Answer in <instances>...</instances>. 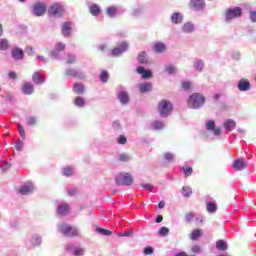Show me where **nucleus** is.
Returning a JSON list of instances; mask_svg holds the SVG:
<instances>
[{
    "instance_id": "f257e3e1",
    "label": "nucleus",
    "mask_w": 256,
    "mask_h": 256,
    "mask_svg": "<svg viewBox=\"0 0 256 256\" xmlns=\"http://www.w3.org/2000/svg\"><path fill=\"white\" fill-rule=\"evenodd\" d=\"M205 105V97L200 93H194L188 98V107L190 109H201Z\"/></svg>"
},
{
    "instance_id": "f03ea898",
    "label": "nucleus",
    "mask_w": 256,
    "mask_h": 256,
    "mask_svg": "<svg viewBox=\"0 0 256 256\" xmlns=\"http://www.w3.org/2000/svg\"><path fill=\"white\" fill-rule=\"evenodd\" d=\"M58 231L64 235V237H78L79 229L70 224L60 223L58 224Z\"/></svg>"
},
{
    "instance_id": "7ed1b4c3",
    "label": "nucleus",
    "mask_w": 256,
    "mask_h": 256,
    "mask_svg": "<svg viewBox=\"0 0 256 256\" xmlns=\"http://www.w3.org/2000/svg\"><path fill=\"white\" fill-rule=\"evenodd\" d=\"M171 111H173V104L169 100H161L158 103V112L160 117H169L171 115Z\"/></svg>"
},
{
    "instance_id": "20e7f679",
    "label": "nucleus",
    "mask_w": 256,
    "mask_h": 256,
    "mask_svg": "<svg viewBox=\"0 0 256 256\" xmlns=\"http://www.w3.org/2000/svg\"><path fill=\"white\" fill-rule=\"evenodd\" d=\"M241 15H243V9L240 7L229 8L225 13V21H233V19H238Z\"/></svg>"
},
{
    "instance_id": "39448f33",
    "label": "nucleus",
    "mask_w": 256,
    "mask_h": 256,
    "mask_svg": "<svg viewBox=\"0 0 256 256\" xmlns=\"http://www.w3.org/2000/svg\"><path fill=\"white\" fill-rule=\"evenodd\" d=\"M63 13H65V8L61 3H54L48 9V15L51 17H63Z\"/></svg>"
},
{
    "instance_id": "423d86ee",
    "label": "nucleus",
    "mask_w": 256,
    "mask_h": 256,
    "mask_svg": "<svg viewBox=\"0 0 256 256\" xmlns=\"http://www.w3.org/2000/svg\"><path fill=\"white\" fill-rule=\"evenodd\" d=\"M43 243V238L39 234H33L28 240H26L25 245L27 249H35Z\"/></svg>"
},
{
    "instance_id": "0eeeda50",
    "label": "nucleus",
    "mask_w": 256,
    "mask_h": 256,
    "mask_svg": "<svg viewBox=\"0 0 256 256\" xmlns=\"http://www.w3.org/2000/svg\"><path fill=\"white\" fill-rule=\"evenodd\" d=\"M118 92L117 97L122 105H127L130 101L129 92L125 91V87L120 85L116 88Z\"/></svg>"
},
{
    "instance_id": "6e6552de",
    "label": "nucleus",
    "mask_w": 256,
    "mask_h": 256,
    "mask_svg": "<svg viewBox=\"0 0 256 256\" xmlns=\"http://www.w3.org/2000/svg\"><path fill=\"white\" fill-rule=\"evenodd\" d=\"M117 185H132L133 177L129 173H120L116 176Z\"/></svg>"
},
{
    "instance_id": "1a4fd4ad",
    "label": "nucleus",
    "mask_w": 256,
    "mask_h": 256,
    "mask_svg": "<svg viewBox=\"0 0 256 256\" xmlns=\"http://www.w3.org/2000/svg\"><path fill=\"white\" fill-rule=\"evenodd\" d=\"M47 11V6L43 2H38L34 4L32 13L36 17H42V15H45V12Z\"/></svg>"
},
{
    "instance_id": "9d476101",
    "label": "nucleus",
    "mask_w": 256,
    "mask_h": 256,
    "mask_svg": "<svg viewBox=\"0 0 256 256\" xmlns=\"http://www.w3.org/2000/svg\"><path fill=\"white\" fill-rule=\"evenodd\" d=\"M65 250L75 256H83L85 250L75 244H67Z\"/></svg>"
},
{
    "instance_id": "9b49d317",
    "label": "nucleus",
    "mask_w": 256,
    "mask_h": 256,
    "mask_svg": "<svg viewBox=\"0 0 256 256\" xmlns=\"http://www.w3.org/2000/svg\"><path fill=\"white\" fill-rule=\"evenodd\" d=\"M205 128L206 130L211 131L215 137H219V135H221V128L215 127L214 120H207L205 122Z\"/></svg>"
},
{
    "instance_id": "f8f14e48",
    "label": "nucleus",
    "mask_w": 256,
    "mask_h": 256,
    "mask_svg": "<svg viewBox=\"0 0 256 256\" xmlns=\"http://www.w3.org/2000/svg\"><path fill=\"white\" fill-rule=\"evenodd\" d=\"M66 77H74L75 79H85V74L81 70L68 68L65 71Z\"/></svg>"
},
{
    "instance_id": "ddd939ff",
    "label": "nucleus",
    "mask_w": 256,
    "mask_h": 256,
    "mask_svg": "<svg viewBox=\"0 0 256 256\" xmlns=\"http://www.w3.org/2000/svg\"><path fill=\"white\" fill-rule=\"evenodd\" d=\"M129 49V44L127 42H122L118 47L111 51L113 57H119V55L125 53Z\"/></svg>"
},
{
    "instance_id": "4468645a",
    "label": "nucleus",
    "mask_w": 256,
    "mask_h": 256,
    "mask_svg": "<svg viewBox=\"0 0 256 256\" xmlns=\"http://www.w3.org/2000/svg\"><path fill=\"white\" fill-rule=\"evenodd\" d=\"M61 51H65V44L57 42L55 45V49L50 52V57H52L53 59H59V57H61V55L59 54L61 53Z\"/></svg>"
},
{
    "instance_id": "2eb2a0df",
    "label": "nucleus",
    "mask_w": 256,
    "mask_h": 256,
    "mask_svg": "<svg viewBox=\"0 0 256 256\" xmlns=\"http://www.w3.org/2000/svg\"><path fill=\"white\" fill-rule=\"evenodd\" d=\"M11 55L14 61H22V59L25 57V52L19 47H14L11 50Z\"/></svg>"
},
{
    "instance_id": "dca6fc26",
    "label": "nucleus",
    "mask_w": 256,
    "mask_h": 256,
    "mask_svg": "<svg viewBox=\"0 0 256 256\" xmlns=\"http://www.w3.org/2000/svg\"><path fill=\"white\" fill-rule=\"evenodd\" d=\"M190 7L194 11H203L205 9V0H190Z\"/></svg>"
},
{
    "instance_id": "f3484780",
    "label": "nucleus",
    "mask_w": 256,
    "mask_h": 256,
    "mask_svg": "<svg viewBox=\"0 0 256 256\" xmlns=\"http://www.w3.org/2000/svg\"><path fill=\"white\" fill-rule=\"evenodd\" d=\"M223 127L226 133H231L237 127V123L233 119H227L223 122Z\"/></svg>"
},
{
    "instance_id": "a211bd4d",
    "label": "nucleus",
    "mask_w": 256,
    "mask_h": 256,
    "mask_svg": "<svg viewBox=\"0 0 256 256\" xmlns=\"http://www.w3.org/2000/svg\"><path fill=\"white\" fill-rule=\"evenodd\" d=\"M237 87L239 91H249V89H251V83L247 79L242 78L238 81Z\"/></svg>"
},
{
    "instance_id": "6ab92c4d",
    "label": "nucleus",
    "mask_w": 256,
    "mask_h": 256,
    "mask_svg": "<svg viewBox=\"0 0 256 256\" xmlns=\"http://www.w3.org/2000/svg\"><path fill=\"white\" fill-rule=\"evenodd\" d=\"M33 189H34L33 183L29 182L20 187L19 193L20 195H29L33 193Z\"/></svg>"
},
{
    "instance_id": "aec40b11",
    "label": "nucleus",
    "mask_w": 256,
    "mask_h": 256,
    "mask_svg": "<svg viewBox=\"0 0 256 256\" xmlns=\"http://www.w3.org/2000/svg\"><path fill=\"white\" fill-rule=\"evenodd\" d=\"M137 73L141 75L142 79H151V77H153L151 70H145L143 66L137 68Z\"/></svg>"
},
{
    "instance_id": "412c9836",
    "label": "nucleus",
    "mask_w": 256,
    "mask_h": 256,
    "mask_svg": "<svg viewBox=\"0 0 256 256\" xmlns=\"http://www.w3.org/2000/svg\"><path fill=\"white\" fill-rule=\"evenodd\" d=\"M232 167L235 171H243L247 167V163L241 159L234 160Z\"/></svg>"
},
{
    "instance_id": "4be33fe9",
    "label": "nucleus",
    "mask_w": 256,
    "mask_h": 256,
    "mask_svg": "<svg viewBox=\"0 0 256 256\" xmlns=\"http://www.w3.org/2000/svg\"><path fill=\"white\" fill-rule=\"evenodd\" d=\"M69 211H70L69 204H66V203H62L57 207L58 215H63V216L69 215Z\"/></svg>"
},
{
    "instance_id": "5701e85b",
    "label": "nucleus",
    "mask_w": 256,
    "mask_h": 256,
    "mask_svg": "<svg viewBox=\"0 0 256 256\" xmlns=\"http://www.w3.org/2000/svg\"><path fill=\"white\" fill-rule=\"evenodd\" d=\"M32 81L35 85H43V83H45V78L40 72H34L32 75Z\"/></svg>"
},
{
    "instance_id": "b1692460",
    "label": "nucleus",
    "mask_w": 256,
    "mask_h": 256,
    "mask_svg": "<svg viewBox=\"0 0 256 256\" xmlns=\"http://www.w3.org/2000/svg\"><path fill=\"white\" fill-rule=\"evenodd\" d=\"M33 91H34L33 84L26 82L22 85V93L24 95H33Z\"/></svg>"
},
{
    "instance_id": "393cba45",
    "label": "nucleus",
    "mask_w": 256,
    "mask_h": 256,
    "mask_svg": "<svg viewBox=\"0 0 256 256\" xmlns=\"http://www.w3.org/2000/svg\"><path fill=\"white\" fill-rule=\"evenodd\" d=\"M152 90H153V84H151L150 82L139 84L140 93H149Z\"/></svg>"
},
{
    "instance_id": "a878e982",
    "label": "nucleus",
    "mask_w": 256,
    "mask_h": 256,
    "mask_svg": "<svg viewBox=\"0 0 256 256\" xmlns=\"http://www.w3.org/2000/svg\"><path fill=\"white\" fill-rule=\"evenodd\" d=\"M171 22L175 25H179V23H183V14L179 12H174L171 16Z\"/></svg>"
},
{
    "instance_id": "bb28decb",
    "label": "nucleus",
    "mask_w": 256,
    "mask_h": 256,
    "mask_svg": "<svg viewBox=\"0 0 256 256\" xmlns=\"http://www.w3.org/2000/svg\"><path fill=\"white\" fill-rule=\"evenodd\" d=\"M62 35L69 37L71 35V23L65 22L62 24Z\"/></svg>"
},
{
    "instance_id": "cd10ccee",
    "label": "nucleus",
    "mask_w": 256,
    "mask_h": 256,
    "mask_svg": "<svg viewBox=\"0 0 256 256\" xmlns=\"http://www.w3.org/2000/svg\"><path fill=\"white\" fill-rule=\"evenodd\" d=\"M153 49L155 53H165V51L167 50V46H165L163 42H158L154 44Z\"/></svg>"
},
{
    "instance_id": "c85d7f7f",
    "label": "nucleus",
    "mask_w": 256,
    "mask_h": 256,
    "mask_svg": "<svg viewBox=\"0 0 256 256\" xmlns=\"http://www.w3.org/2000/svg\"><path fill=\"white\" fill-rule=\"evenodd\" d=\"M183 33H193L195 31V25L191 22H187L182 27Z\"/></svg>"
},
{
    "instance_id": "c756f323",
    "label": "nucleus",
    "mask_w": 256,
    "mask_h": 256,
    "mask_svg": "<svg viewBox=\"0 0 256 256\" xmlns=\"http://www.w3.org/2000/svg\"><path fill=\"white\" fill-rule=\"evenodd\" d=\"M73 91L77 93V95H83V93H85V86L81 83H76L74 84Z\"/></svg>"
},
{
    "instance_id": "7c9ffc66",
    "label": "nucleus",
    "mask_w": 256,
    "mask_h": 256,
    "mask_svg": "<svg viewBox=\"0 0 256 256\" xmlns=\"http://www.w3.org/2000/svg\"><path fill=\"white\" fill-rule=\"evenodd\" d=\"M90 13L91 15H93V17H97V15H99V13H101V7L97 4H92L89 7Z\"/></svg>"
},
{
    "instance_id": "2f4dec72",
    "label": "nucleus",
    "mask_w": 256,
    "mask_h": 256,
    "mask_svg": "<svg viewBox=\"0 0 256 256\" xmlns=\"http://www.w3.org/2000/svg\"><path fill=\"white\" fill-rule=\"evenodd\" d=\"M206 209L208 213H216L217 212V204L215 202H207Z\"/></svg>"
},
{
    "instance_id": "473e14b6",
    "label": "nucleus",
    "mask_w": 256,
    "mask_h": 256,
    "mask_svg": "<svg viewBox=\"0 0 256 256\" xmlns=\"http://www.w3.org/2000/svg\"><path fill=\"white\" fill-rule=\"evenodd\" d=\"M216 249H218V251H227V242L218 240L216 242Z\"/></svg>"
},
{
    "instance_id": "72a5a7b5",
    "label": "nucleus",
    "mask_w": 256,
    "mask_h": 256,
    "mask_svg": "<svg viewBox=\"0 0 256 256\" xmlns=\"http://www.w3.org/2000/svg\"><path fill=\"white\" fill-rule=\"evenodd\" d=\"M62 173L65 177H71V175L75 174V171L71 166H66L63 168Z\"/></svg>"
},
{
    "instance_id": "f704fd0d",
    "label": "nucleus",
    "mask_w": 256,
    "mask_h": 256,
    "mask_svg": "<svg viewBox=\"0 0 256 256\" xmlns=\"http://www.w3.org/2000/svg\"><path fill=\"white\" fill-rule=\"evenodd\" d=\"M147 61V53L141 52L138 56V63H140V65H146Z\"/></svg>"
},
{
    "instance_id": "c9c22d12",
    "label": "nucleus",
    "mask_w": 256,
    "mask_h": 256,
    "mask_svg": "<svg viewBox=\"0 0 256 256\" xmlns=\"http://www.w3.org/2000/svg\"><path fill=\"white\" fill-rule=\"evenodd\" d=\"M192 194H193V190L191 189L190 186H184L182 188L183 197H191Z\"/></svg>"
},
{
    "instance_id": "e433bc0d",
    "label": "nucleus",
    "mask_w": 256,
    "mask_h": 256,
    "mask_svg": "<svg viewBox=\"0 0 256 256\" xmlns=\"http://www.w3.org/2000/svg\"><path fill=\"white\" fill-rule=\"evenodd\" d=\"M9 49V41L7 39H0V51H7Z\"/></svg>"
},
{
    "instance_id": "4c0bfd02",
    "label": "nucleus",
    "mask_w": 256,
    "mask_h": 256,
    "mask_svg": "<svg viewBox=\"0 0 256 256\" xmlns=\"http://www.w3.org/2000/svg\"><path fill=\"white\" fill-rule=\"evenodd\" d=\"M165 71L168 73V75H173L177 73V68H175L173 65L168 64L165 66Z\"/></svg>"
},
{
    "instance_id": "58836bf2",
    "label": "nucleus",
    "mask_w": 256,
    "mask_h": 256,
    "mask_svg": "<svg viewBox=\"0 0 256 256\" xmlns=\"http://www.w3.org/2000/svg\"><path fill=\"white\" fill-rule=\"evenodd\" d=\"M74 104L76 105V107H84L85 99H83V97H81V96H78L75 98Z\"/></svg>"
},
{
    "instance_id": "ea45409f",
    "label": "nucleus",
    "mask_w": 256,
    "mask_h": 256,
    "mask_svg": "<svg viewBox=\"0 0 256 256\" xmlns=\"http://www.w3.org/2000/svg\"><path fill=\"white\" fill-rule=\"evenodd\" d=\"M201 237V230L199 229H196V230H193L191 235H190V238L192 241H197V239Z\"/></svg>"
},
{
    "instance_id": "a19ab883",
    "label": "nucleus",
    "mask_w": 256,
    "mask_h": 256,
    "mask_svg": "<svg viewBox=\"0 0 256 256\" xmlns=\"http://www.w3.org/2000/svg\"><path fill=\"white\" fill-rule=\"evenodd\" d=\"M165 127V124L161 121H154L152 123V128L155 129L156 131H159Z\"/></svg>"
},
{
    "instance_id": "79ce46f5",
    "label": "nucleus",
    "mask_w": 256,
    "mask_h": 256,
    "mask_svg": "<svg viewBox=\"0 0 256 256\" xmlns=\"http://www.w3.org/2000/svg\"><path fill=\"white\" fill-rule=\"evenodd\" d=\"M203 67H205L203 60H198L194 62V68L196 71H203Z\"/></svg>"
},
{
    "instance_id": "37998d69",
    "label": "nucleus",
    "mask_w": 256,
    "mask_h": 256,
    "mask_svg": "<svg viewBox=\"0 0 256 256\" xmlns=\"http://www.w3.org/2000/svg\"><path fill=\"white\" fill-rule=\"evenodd\" d=\"M97 233H99L100 235H105L106 237H109V235H112L113 232L105 229V228H96Z\"/></svg>"
},
{
    "instance_id": "c03bdc74",
    "label": "nucleus",
    "mask_w": 256,
    "mask_h": 256,
    "mask_svg": "<svg viewBox=\"0 0 256 256\" xmlns=\"http://www.w3.org/2000/svg\"><path fill=\"white\" fill-rule=\"evenodd\" d=\"M100 81H102V83H107V81H109V73H107V70L101 72Z\"/></svg>"
},
{
    "instance_id": "a18cd8bd",
    "label": "nucleus",
    "mask_w": 256,
    "mask_h": 256,
    "mask_svg": "<svg viewBox=\"0 0 256 256\" xmlns=\"http://www.w3.org/2000/svg\"><path fill=\"white\" fill-rule=\"evenodd\" d=\"M164 159L168 162V163H172V161H175V154L167 152L164 154Z\"/></svg>"
},
{
    "instance_id": "49530a36",
    "label": "nucleus",
    "mask_w": 256,
    "mask_h": 256,
    "mask_svg": "<svg viewBox=\"0 0 256 256\" xmlns=\"http://www.w3.org/2000/svg\"><path fill=\"white\" fill-rule=\"evenodd\" d=\"M107 15H108V17H115V15H117V8L109 7L107 9Z\"/></svg>"
},
{
    "instance_id": "de8ad7c7",
    "label": "nucleus",
    "mask_w": 256,
    "mask_h": 256,
    "mask_svg": "<svg viewBox=\"0 0 256 256\" xmlns=\"http://www.w3.org/2000/svg\"><path fill=\"white\" fill-rule=\"evenodd\" d=\"M75 61H77L75 55L74 54H68V56L66 58V63H68V65H71V64L75 63Z\"/></svg>"
},
{
    "instance_id": "09e8293b",
    "label": "nucleus",
    "mask_w": 256,
    "mask_h": 256,
    "mask_svg": "<svg viewBox=\"0 0 256 256\" xmlns=\"http://www.w3.org/2000/svg\"><path fill=\"white\" fill-rule=\"evenodd\" d=\"M159 235H161V237H167V235H169V228L165 226L161 227L159 230Z\"/></svg>"
},
{
    "instance_id": "8fccbe9b",
    "label": "nucleus",
    "mask_w": 256,
    "mask_h": 256,
    "mask_svg": "<svg viewBox=\"0 0 256 256\" xmlns=\"http://www.w3.org/2000/svg\"><path fill=\"white\" fill-rule=\"evenodd\" d=\"M182 170H183L185 177H190V175H192V173H193V168H191L190 166L183 168Z\"/></svg>"
},
{
    "instance_id": "3c124183",
    "label": "nucleus",
    "mask_w": 256,
    "mask_h": 256,
    "mask_svg": "<svg viewBox=\"0 0 256 256\" xmlns=\"http://www.w3.org/2000/svg\"><path fill=\"white\" fill-rule=\"evenodd\" d=\"M195 219V215L193 213H188L185 215V221L186 223H191Z\"/></svg>"
},
{
    "instance_id": "603ef678",
    "label": "nucleus",
    "mask_w": 256,
    "mask_h": 256,
    "mask_svg": "<svg viewBox=\"0 0 256 256\" xmlns=\"http://www.w3.org/2000/svg\"><path fill=\"white\" fill-rule=\"evenodd\" d=\"M18 133L20 135V137H22L23 139H25V128H23L21 126V124H18Z\"/></svg>"
},
{
    "instance_id": "864d4df0",
    "label": "nucleus",
    "mask_w": 256,
    "mask_h": 256,
    "mask_svg": "<svg viewBox=\"0 0 256 256\" xmlns=\"http://www.w3.org/2000/svg\"><path fill=\"white\" fill-rule=\"evenodd\" d=\"M16 151H23V141L19 140L15 144Z\"/></svg>"
},
{
    "instance_id": "5fc2aeb1",
    "label": "nucleus",
    "mask_w": 256,
    "mask_h": 256,
    "mask_svg": "<svg viewBox=\"0 0 256 256\" xmlns=\"http://www.w3.org/2000/svg\"><path fill=\"white\" fill-rule=\"evenodd\" d=\"M37 123V118L30 116L27 118V125H35Z\"/></svg>"
},
{
    "instance_id": "6e6d98bb",
    "label": "nucleus",
    "mask_w": 256,
    "mask_h": 256,
    "mask_svg": "<svg viewBox=\"0 0 256 256\" xmlns=\"http://www.w3.org/2000/svg\"><path fill=\"white\" fill-rule=\"evenodd\" d=\"M144 255H153V247L147 246L144 248Z\"/></svg>"
},
{
    "instance_id": "4d7b16f0",
    "label": "nucleus",
    "mask_w": 256,
    "mask_h": 256,
    "mask_svg": "<svg viewBox=\"0 0 256 256\" xmlns=\"http://www.w3.org/2000/svg\"><path fill=\"white\" fill-rule=\"evenodd\" d=\"M0 165H1L2 171H7V169L11 167V164H9L8 162H1Z\"/></svg>"
},
{
    "instance_id": "13d9d810",
    "label": "nucleus",
    "mask_w": 256,
    "mask_h": 256,
    "mask_svg": "<svg viewBox=\"0 0 256 256\" xmlns=\"http://www.w3.org/2000/svg\"><path fill=\"white\" fill-rule=\"evenodd\" d=\"M143 189H146L147 191H150V193H153V185L151 184H142Z\"/></svg>"
},
{
    "instance_id": "bf43d9fd",
    "label": "nucleus",
    "mask_w": 256,
    "mask_h": 256,
    "mask_svg": "<svg viewBox=\"0 0 256 256\" xmlns=\"http://www.w3.org/2000/svg\"><path fill=\"white\" fill-rule=\"evenodd\" d=\"M118 143H119V145H125V143H127V137L119 136Z\"/></svg>"
},
{
    "instance_id": "052dcab7",
    "label": "nucleus",
    "mask_w": 256,
    "mask_h": 256,
    "mask_svg": "<svg viewBox=\"0 0 256 256\" xmlns=\"http://www.w3.org/2000/svg\"><path fill=\"white\" fill-rule=\"evenodd\" d=\"M141 13H143V8H137V9H135L134 11H133V16L134 17H139V15L141 14Z\"/></svg>"
},
{
    "instance_id": "680f3d73",
    "label": "nucleus",
    "mask_w": 256,
    "mask_h": 256,
    "mask_svg": "<svg viewBox=\"0 0 256 256\" xmlns=\"http://www.w3.org/2000/svg\"><path fill=\"white\" fill-rule=\"evenodd\" d=\"M182 87H183V89H185V91H189L191 89V83L190 82H183Z\"/></svg>"
},
{
    "instance_id": "e2e57ef3",
    "label": "nucleus",
    "mask_w": 256,
    "mask_h": 256,
    "mask_svg": "<svg viewBox=\"0 0 256 256\" xmlns=\"http://www.w3.org/2000/svg\"><path fill=\"white\" fill-rule=\"evenodd\" d=\"M250 20L252 21V23H256V11L250 12Z\"/></svg>"
},
{
    "instance_id": "0e129e2a",
    "label": "nucleus",
    "mask_w": 256,
    "mask_h": 256,
    "mask_svg": "<svg viewBox=\"0 0 256 256\" xmlns=\"http://www.w3.org/2000/svg\"><path fill=\"white\" fill-rule=\"evenodd\" d=\"M129 159V156L127 154H120L119 160L120 161H127Z\"/></svg>"
},
{
    "instance_id": "69168bd1",
    "label": "nucleus",
    "mask_w": 256,
    "mask_h": 256,
    "mask_svg": "<svg viewBox=\"0 0 256 256\" xmlns=\"http://www.w3.org/2000/svg\"><path fill=\"white\" fill-rule=\"evenodd\" d=\"M9 79H17V73L11 71L8 74Z\"/></svg>"
},
{
    "instance_id": "338daca9",
    "label": "nucleus",
    "mask_w": 256,
    "mask_h": 256,
    "mask_svg": "<svg viewBox=\"0 0 256 256\" xmlns=\"http://www.w3.org/2000/svg\"><path fill=\"white\" fill-rule=\"evenodd\" d=\"M201 251V248L197 245L192 247V253H199Z\"/></svg>"
},
{
    "instance_id": "774afa93",
    "label": "nucleus",
    "mask_w": 256,
    "mask_h": 256,
    "mask_svg": "<svg viewBox=\"0 0 256 256\" xmlns=\"http://www.w3.org/2000/svg\"><path fill=\"white\" fill-rule=\"evenodd\" d=\"M26 53H27V55H33V47H31V46H28L27 48H26Z\"/></svg>"
}]
</instances>
